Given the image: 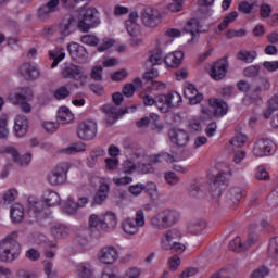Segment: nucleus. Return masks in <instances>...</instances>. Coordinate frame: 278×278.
Wrapping results in <instances>:
<instances>
[{
    "mask_svg": "<svg viewBox=\"0 0 278 278\" xmlns=\"http://www.w3.org/2000/svg\"><path fill=\"white\" fill-rule=\"evenodd\" d=\"M20 255L18 232L13 231L0 241V260L1 262H14Z\"/></svg>",
    "mask_w": 278,
    "mask_h": 278,
    "instance_id": "1",
    "label": "nucleus"
},
{
    "mask_svg": "<svg viewBox=\"0 0 278 278\" xmlns=\"http://www.w3.org/2000/svg\"><path fill=\"white\" fill-rule=\"evenodd\" d=\"M98 11L97 9L85 4L79 12V21L78 22V29L84 34L90 31V29H94V27H99L101 24V20L97 16Z\"/></svg>",
    "mask_w": 278,
    "mask_h": 278,
    "instance_id": "2",
    "label": "nucleus"
},
{
    "mask_svg": "<svg viewBox=\"0 0 278 278\" xmlns=\"http://www.w3.org/2000/svg\"><path fill=\"white\" fill-rule=\"evenodd\" d=\"M34 92L29 87L17 88L9 93V101L13 105H21V110L26 114L31 112V104L27 103V99H31Z\"/></svg>",
    "mask_w": 278,
    "mask_h": 278,
    "instance_id": "3",
    "label": "nucleus"
},
{
    "mask_svg": "<svg viewBox=\"0 0 278 278\" xmlns=\"http://www.w3.org/2000/svg\"><path fill=\"white\" fill-rule=\"evenodd\" d=\"M50 215L51 211H49V206L45 201L34 195L28 197V216H30V218L45 220V218H49Z\"/></svg>",
    "mask_w": 278,
    "mask_h": 278,
    "instance_id": "4",
    "label": "nucleus"
},
{
    "mask_svg": "<svg viewBox=\"0 0 278 278\" xmlns=\"http://www.w3.org/2000/svg\"><path fill=\"white\" fill-rule=\"evenodd\" d=\"M68 170H71L70 163H60L47 175L46 179L50 186H62L66 184Z\"/></svg>",
    "mask_w": 278,
    "mask_h": 278,
    "instance_id": "5",
    "label": "nucleus"
},
{
    "mask_svg": "<svg viewBox=\"0 0 278 278\" xmlns=\"http://www.w3.org/2000/svg\"><path fill=\"white\" fill-rule=\"evenodd\" d=\"M181 94L177 91H170L167 94H159L156 97V103H160L159 110L163 114L170 112L173 108H179L181 105Z\"/></svg>",
    "mask_w": 278,
    "mask_h": 278,
    "instance_id": "6",
    "label": "nucleus"
},
{
    "mask_svg": "<svg viewBox=\"0 0 278 278\" xmlns=\"http://www.w3.org/2000/svg\"><path fill=\"white\" fill-rule=\"evenodd\" d=\"M160 162H168L169 164H173V162H177V156L163 152L152 156L148 164L138 163L137 168L141 175H149L151 173H155V169H153V164H160Z\"/></svg>",
    "mask_w": 278,
    "mask_h": 278,
    "instance_id": "7",
    "label": "nucleus"
},
{
    "mask_svg": "<svg viewBox=\"0 0 278 278\" xmlns=\"http://www.w3.org/2000/svg\"><path fill=\"white\" fill-rule=\"evenodd\" d=\"M144 211L139 210L136 212L135 218H127L122 223V229L128 236H136L140 231V228L144 227Z\"/></svg>",
    "mask_w": 278,
    "mask_h": 278,
    "instance_id": "8",
    "label": "nucleus"
},
{
    "mask_svg": "<svg viewBox=\"0 0 278 278\" xmlns=\"http://www.w3.org/2000/svg\"><path fill=\"white\" fill-rule=\"evenodd\" d=\"M59 34L61 38H68L76 29H79V23L73 15H65L59 23Z\"/></svg>",
    "mask_w": 278,
    "mask_h": 278,
    "instance_id": "9",
    "label": "nucleus"
},
{
    "mask_svg": "<svg viewBox=\"0 0 278 278\" xmlns=\"http://www.w3.org/2000/svg\"><path fill=\"white\" fill-rule=\"evenodd\" d=\"M277 151V144L270 139H258L253 148V155L264 157V155H273Z\"/></svg>",
    "mask_w": 278,
    "mask_h": 278,
    "instance_id": "10",
    "label": "nucleus"
},
{
    "mask_svg": "<svg viewBox=\"0 0 278 278\" xmlns=\"http://www.w3.org/2000/svg\"><path fill=\"white\" fill-rule=\"evenodd\" d=\"M62 77L64 79H77L81 86L88 84V76L84 75V68L78 65H67L62 70Z\"/></svg>",
    "mask_w": 278,
    "mask_h": 278,
    "instance_id": "11",
    "label": "nucleus"
},
{
    "mask_svg": "<svg viewBox=\"0 0 278 278\" xmlns=\"http://www.w3.org/2000/svg\"><path fill=\"white\" fill-rule=\"evenodd\" d=\"M162 20L160 11L153 8H146L141 13V21L146 27H157Z\"/></svg>",
    "mask_w": 278,
    "mask_h": 278,
    "instance_id": "12",
    "label": "nucleus"
},
{
    "mask_svg": "<svg viewBox=\"0 0 278 278\" xmlns=\"http://www.w3.org/2000/svg\"><path fill=\"white\" fill-rule=\"evenodd\" d=\"M102 110L105 114V123L108 125H114L115 122L118 121L121 116H123V114H127V112H129V109H126L125 112H122L121 109L114 104H105Z\"/></svg>",
    "mask_w": 278,
    "mask_h": 278,
    "instance_id": "13",
    "label": "nucleus"
},
{
    "mask_svg": "<svg viewBox=\"0 0 278 278\" xmlns=\"http://www.w3.org/2000/svg\"><path fill=\"white\" fill-rule=\"evenodd\" d=\"M97 136V123L92 121L83 122L78 127L80 140H92Z\"/></svg>",
    "mask_w": 278,
    "mask_h": 278,
    "instance_id": "14",
    "label": "nucleus"
},
{
    "mask_svg": "<svg viewBox=\"0 0 278 278\" xmlns=\"http://www.w3.org/2000/svg\"><path fill=\"white\" fill-rule=\"evenodd\" d=\"M18 72L26 81H34L40 77V70L34 63H23L20 65Z\"/></svg>",
    "mask_w": 278,
    "mask_h": 278,
    "instance_id": "15",
    "label": "nucleus"
},
{
    "mask_svg": "<svg viewBox=\"0 0 278 278\" xmlns=\"http://www.w3.org/2000/svg\"><path fill=\"white\" fill-rule=\"evenodd\" d=\"M181 240V232L178 229L166 230L161 237V247L163 250L170 249L172 244Z\"/></svg>",
    "mask_w": 278,
    "mask_h": 278,
    "instance_id": "16",
    "label": "nucleus"
},
{
    "mask_svg": "<svg viewBox=\"0 0 278 278\" xmlns=\"http://www.w3.org/2000/svg\"><path fill=\"white\" fill-rule=\"evenodd\" d=\"M87 203H88V198L86 197H80L77 202H75V198L68 197L67 202L63 210L65 214H68V216H75L79 207H86Z\"/></svg>",
    "mask_w": 278,
    "mask_h": 278,
    "instance_id": "17",
    "label": "nucleus"
},
{
    "mask_svg": "<svg viewBox=\"0 0 278 278\" xmlns=\"http://www.w3.org/2000/svg\"><path fill=\"white\" fill-rule=\"evenodd\" d=\"M225 184H227V176L225 173H219L213 179H211L210 189L212 192V197L218 199V197L223 194L222 186H224Z\"/></svg>",
    "mask_w": 278,
    "mask_h": 278,
    "instance_id": "18",
    "label": "nucleus"
},
{
    "mask_svg": "<svg viewBox=\"0 0 278 278\" xmlns=\"http://www.w3.org/2000/svg\"><path fill=\"white\" fill-rule=\"evenodd\" d=\"M170 142L177 144V147H186L190 142V136L182 129L173 128L168 132Z\"/></svg>",
    "mask_w": 278,
    "mask_h": 278,
    "instance_id": "19",
    "label": "nucleus"
},
{
    "mask_svg": "<svg viewBox=\"0 0 278 278\" xmlns=\"http://www.w3.org/2000/svg\"><path fill=\"white\" fill-rule=\"evenodd\" d=\"M68 52L71 58L80 64L88 60V50H86V48L79 43H71L68 46Z\"/></svg>",
    "mask_w": 278,
    "mask_h": 278,
    "instance_id": "20",
    "label": "nucleus"
},
{
    "mask_svg": "<svg viewBox=\"0 0 278 278\" xmlns=\"http://www.w3.org/2000/svg\"><path fill=\"white\" fill-rule=\"evenodd\" d=\"M227 75V59H222L213 64L211 67V77L215 81H220Z\"/></svg>",
    "mask_w": 278,
    "mask_h": 278,
    "instance_id": "21",
    "label": "nucleus"
},
{
    "mask_svg": "<svg viewBox=\"0 0 278 278\" xmlns=\"http://www.w3.org/2000/svg\"><path fill=\"white\" fill-rule=\"evenodd\" d=\"M99 260L102 264H114L118 260V251L114 247H104L99 252Z\"/></svg>",
    "mask_w": 278,
    "mask_h": 278,
    "instance_id": "22",
    "label": "nucleus"
},
{
    "mask_svg": "<svg viewBox=\"0 0 278 278\" xmlns=\"http://www.w3.org/2000/svg\"><path fill=\"white\" fill-rule=\"evenodd\" d=\"M184 93L190 105H197L200 101H203V93H199V90L192 84L186 85Z\"/></svg>",
    "mask_w": 278,
    "mask_h": 278,
    "instance_id": "23",
    "label": "nucleus"
},
{
    "mask_svg": "<svg viewBox=\"0 0 278 278\" xmlns=\"http://www.w3.org/2000/svg\"><path fill=\"white\" fill-rule=\"evenodd\" d=\"M242 197H244V190L240 187H232L226 194V203L230 207H233V205H238V203H240Z\"/></svg>",
    "mask_w": 278,
    "mask_h": 278,
    "instance_id": "24",
    "label": "nucleus"
},
{
    "mask_svg": "<svg viewBox=\"0 0 278 278\" xmlns=\"http://www.w3.org/2000/svg\"><path fill=\"white\" fill-rule=\"evenodd\" d=\"M27 129H29L27 117L25 115H17L14 122L15 136H17V138H23V136L27 134Z\"/></svg>",
    "mask_w": 278,
    "mask_h": 278,
    "instance_id": "25",
    "label": "nucleus"
},
{
    "mask_svg": "<svg viewBox=\"0 0 278 278\" xmlns=\"http://www.w3.org/2000/svg\"><path fill=\"white\" fill-rule=\"evenodd\" d=\"M208 105L213 108L214 116H225V114L229 112V106L227 105V102L219 99H208Z\"/></svg>",
    "mask_w": 278,
    "mask_h": 278,
    "instance_id": "26",
    "label": "nucleus"
},
{
    "mask_svg": "<svg viewBox=\"0 0 278 278\" xmlns=\"http://www.w3.org/2000/svg\"><path fill=\"white\" fill-rule=\"evenodd\" d=\"M116 225H118L116 214L106 212L102 219L101 231H113V229H116Z\"/></svg>",
    "mask_w": 278,
    "mask_h": 278,
    "instance_id": "27",
    "label": "nucleus"
},
{
    "mask_svg": "<svg viewBox=\"0 0 278 278\" xmlns=\"http://www.w3.org/2000/svg\"><path fill=\"white\" fill-rule=\"evenodd\" d=\"M161 213L163 214V218L165 220L167 229H170V227H175V225L179 223L180 215L179 212H177L176 210L165 208L161 211Z\"/></svg>",
    "mask_w": 278,
    "mask_h": 278,
    "instance_id": "28",
    "label": "nucleus"
},
{
    "mask_svg": "<svg viewBox=\"0 0 278 278\" xmlns=\"http://www.w3.org/2000/svg\"><path fill=\"white\" fill-rule=\"evenodd\" d=\"M157 76V70H150L143 74V79H146V81H150L151 86H148V88H152V90H164V88H166V84L153 80Z\"/></svg>",
    "mask_w": 278,
    "mask_h": 278,
    "instance_id": "29",
    "label": "nucleus"
},
{
    "mask_svg": "<svg viewBox=\"0 0 278 278\" xmlns=\"http://www.w3.org/2000/svg\"><path fill=\"white\" fill-rule=\"evenodd\" d=\"M184 31L191 36V39H189L188 42H194L199 38V20H189L184 27Z\"/></svg>",
    "mask_w": 278,
    "mask_h": 278,
    "instance_id": "30",
    "label": "nucleus"
},
{
    "mask_svg": "<svg viewBox=\"0 0 278 278\" xmlns=\"http://www.w3.org/2000/svg\"><path fill=\"white\" fill-rule=\"evenodd\" d=\"M8 155H11L12 160L17 164L18 166H27L29 162H31V154L27 153L23 156L18 155V151L14 148H8L7 149Z\"/></svg>",
    "mask_w": 278,
    "mask_h": 278,
    "instance_id": "31",
    "label": "nucleus"
},
{
    "mask_svg": "<svg viewBox=\"0 0 278 278\" xmlns=\"http://www.w3.org/2000/svg\"><path fill=\"white\" fill-rule=\"evenodd\" d=\"M136 21H138V12H132L130 13L129 18L125 23L127 33L132 38L138 36V31H140V26L138 25V23H136Z\"/></svg>",
    "mask_w": 278,
    "mask_h": 278,
    "instance_id": "32",
    "label": "nucleus"
},
{
    "mask_svg": "<svg viewBox=\"0 0 278 278\" xmlns=\"http://www.w3.org/2000/svg\"><path fill=\"white\" fill-rule=\"evenodd\" d=\"M50 233L56 240H62L63 238H68L71 235V228L64 224H56L51 227Z\"/></svg>",
    "mask_w": 278,
    "mask_h": 278,
    "instance_id": "33",
    "label": "nucleus"
},
{
    "mask_svg": "<svg viewBox=\"0 0 278 278\" xmlns=\"http://www.w3.org/2000/svg\"><path fill=\"white\" fill-rule=\"evenodd\" d=\"M164 62L169 68H177V66L184 62V52H172L164 58Z\"/></svg>",
    "mask_w": 278,
    "mask_h": 278,
    "instance_id": "34",
    "label": "nucleus"
},
{
    "mask_svg": "<svg viewBox=\"0 0 278 278\" xmlns=\"http://www.w3.org/2000/svg\"><path fill=\"white\" fill-rule=\"evenodd\" d=\"M124 147L131 160H140V157L144 156V149L138 143H125Z\"/></svg>",
    "mask_w": 278,
    "mask_h": 278,
    "instance_id": "35",
    "label": "nucleus"
},
{
    "mask_svg": "<svg viewBox=\"0 0 278 278\" xmlns=\"http://www.w3.org/2000/svg\"><path fill=\"white\" fill-rule=\"evenodd\" d=\"M42 199L43 203H46L48 207H55V205H60L61 201L60 194L51 190H47L46 192H43Z\"/></svg>",
    "mask_w": 278,
    "mask_h": 278,
    "instance_id": "36",
    "label": "nucleus"
},
{
    "mask_svg": "<svg viewBox=\"0 0 278 278\" xmlns=\"http://www.w3.org/2000/svg\"><path fill=\"white\" fill-rule=\"evenodd\" d=\"M164 55L162 54V49H156L151 52V55L146 62L148 68H152V66H160L163 64Z\"/></svg>",
    "mask_w": 278,
    "mask_h": 278,
    "instance_id": "37",
    "label": "nucleus"
},
{
    "mask_svg": "<svg viewBox=\"0 0 278 278\" xmlns=\"http://www.w3.org/2000/svg\"><path fill=\"white\" fill-rule=\"evenodd\" d=\"M150 225H151V228L156 229V231H164V229H168V226H166V222L164 219V215L162 211L151 217Z\"/></svg>",
    "mask_w": 278,
    "mask_h": 278,
    "instance_id": "38",
    "label": "nucleus"
},
{
    "mask_svg": "<svg viewBox=\"0 0 278 278\" xmlns=\"http://www.w3.org/2000/svg\"><path fill=\"white\" fill-rule=\"evenodd\" d=\"M262 90H270V81L267 78H260L256 87L250 92L251 99H258Z\"/></svg>",
    "mask_w": 278,
    "mask_h": 278,
    "instance_id": "39",
    "label": "nucleus"
},
{
    "mask_svg": "<svg viewBox=\"0 0 278 278\" xmlns=\"http://www.w3.org/2000/svg\"><path fill=\"white\" fill-rule=\"evenodd\" d=\"M109 193H110V185L103 182L99 187L98 192L93 197V203H96V205H101L108 199Z\"/></svg>",
    "mask_w": 278,
    "mask_h": 278,
    "instance_id": "40",
    "label": "nucleus"
},
{
    "mask_svg": "<svg viewBox=\"0 0 278 278\" xmlns=\"http://www.w3.org/2000/svg\"><path fill=\"white\" fill-rule=\"evenodd\" d=\"M72 121H75V115L71 113V110L66 106L60 108L58 111V123L66 125L72 123Z\"/></svg>",
    "mask_w": 278,
    "mask_h": 278,
    "instance_id": "41",
    "label": "nucleus"
},
{
    "mask_svg": "<svg viewBox=\"0 0 278 278\" xmlns=\"http://www.w3.org/2000/svg\"><path fill=\"white\" fill-rule=\"evenodd\" d=\"M25 218V210L21 204H13L11 206V219L13 223H23Z\"/></svg>",
    "mask_w": 278,
    "mask_h": 278,
    "instance_id": "42",
    "label": "nucleus"
},
{
    "mask_svg": "<svg viewBox=\"0 0 278 278\" xmlns=\"http://www.w3.org/2000/svg\"><path fill=\"white\" fill-rule=\"evenodd\" d=\"M94 273V268L92 265L88 263H83L77 266V275L80 278H90L92 277V274Z\"/></svg>",
    "mask_w": 278,
    "mask_h": 278,
    "instance_id": "43",
    "label": "nucleus"
},
{
    "mask_svg": "<svg viewBox=\"0 0 278 278\" xmlns=\"http://www.w3.org/2000/svg\"><path fill=\"white\" fill-rule=\"evenodd\" d=\"M49 58L50 60H53L51 68H55V66H58V64H60V62H62V60L66 58V53L62 52V50L56 48L54 50L49 51Z\"/></svg>",
    "mask_w": 278,
    "mask_h": 278,
    "instance_id": "44",
    "label": "nucleus"
},
{
    "mask_svg": "<svg viewBox=\"0 0 278 278\" xmlns=\"http://www.w3.org/2000/svg\"><path fill=\"white\" fill-rule=\"evenodd\" d=\"M86 151V144L84 142L74 143L71 147L63 148L61 153L65 155H75V153H81Z\"/></svg>",
    "mask_w": 278,
    "mask_h": 278,
    "instance_id": "45",
    "label": "nucleus"
},
{
    "mask_svg": "<svg viewBox=\"0 0 278 278\" xmlns=\"http://www.w3.org/2000/svg\"><path fill=\"white\" fill-rule=\"evenodd\" d=\"M198 5L204 18L212 16V9L210 7L214 5V0H198Z\"/></svg>",
    "mask_w": 278,
    "mask_h": 278,
    "instance_id": "46",
    "label": "nucleus"
},
{
    "mask_svg": "<svg viewBox=\"0 0 278 278\" xmlns=\"http://www.w3.org/2000/svg\"><path fill=\"white\" fill-rule=\"evenodd\" d=\"M203 229H205V222L203 219H195L190 223L189 231L194 236H199V233H203Z\"/></svg>",
    "mask_w": 278,
    "mask_h": 278,
    "instance_id": "47",
    "label": "nucleus"
},
{
    "mask_svg": "<svg viewBox=\"0 0 278 278\" xmlns=\"http://www.w3.org/2000/svg\"><path fill=\"white\" fill-rule=\"evenodd\" d=\"M238 60L241 62H245V64H251L255 58H257V52L255 51H247V50H241L237 54Z\"/></svg>",
    "mask_w": 278,
    "mask_h": 278,
    "instance_id": "48",
    "label": "nucleus"
},
{
    "mask_svg": "<svg viewBox=\"0 0 278 278\" xmlns=\"http://www.w3.org/2000/svg\"><path fill=\"white\" fill-rule=\"evenodd\" d=\"M138 168V165L134 163L132 161H124L123 164L121 165V173L124 175H134L136 173V169Z\"/></svg>",
    "mask_w": 278,
    "mask_h": 278,
    "instance_id": "49",
    "label": "nucleus"
},
{
    "mask_svg": "<svg viewBox=\"0 0 278 278\" xmlns=\"http://www.w3.org/2000/svg\"><path fill=\"white\" fill-rule=\"evenodd\" d=\"M53 96L56 101H62V99H67V97H71V90H68V87L66 86H61L55 89Z\"/></svg>",
    "mask_w": 278,
    "mask_h": 278,
    "instance_id": "50",
    "label": "nucleus"
},
{
    "mask_svg": "<svg viewBox=\"0 0 278 278\" xmlns=\"http://www.w3.org/2000/svg\"><path fill=\"white\" fill-rule=\"evenodd\" d=\"M230 251H236L240 253V251H247V245L242 244V239L240 237H236L232 241L229 242Z\"/></svg>",
    "mask_w": 278,
    "mask_h": 278,
    "instance_id": "51",
    "label": "nucleus"
},
{
    "mask_svg": "<svg viewBox=\"0 0 278 278\" xmlns=\"http://www.w3.org/2000/svg\"><path fill=\"white\" fill-rule=\"evenodd\" d=\"M164 179L168 186H178V184L181 181L175 172H166L164 174Z\"/></svg>",
    "mask_w": 278,
    "mask_h": 278,
    "instance_id": "52",
    "label": "nucleus"
},
{
    "mask_svg": "<svg viewBox=\"0 0 278 278\" xmlns=\"http://www.w3.org/2000/svg\"><path fill=\"white\" fill-rule=\"evenodd\" d=\"M101 225H103V219L99 218L98 215L93 214L89 217V227L94 231H101Z\"/></svg>",
    "mask_w": 278,
    "mask_h": 278,
    "instance_id": "53",
    "label": "nucleus"
},
{
    "mask_svg": "<svg viewBox=\"0 0 278 278\" xmlns=\"http://www.w3.org/2000/svg\"><path fill=\"white\" fill-rule=\"evenodd\" d=\"M51 14H53V11L45 4L38 9L37 17L39 21H47Z\"/></svg>",
    "mask_w": 278,
    "mask_h": 278,
    "instance_id": "54",
    "label": "nucleus"
},
{
    "mask_svg": "<svg viewBox=\"0 0 278 278\" xmlns=\"http://www.w3.org/2000/svg\"><path fill=\"white\" fill-rule=\"evenodd\" d=\"M10 130L8 129V116L2 115L0 117V138H8Z\"/></svg>",
    "mask_w": 278,
    "mask_h": 278,
    "instance_id": "55",
    "label": "nucleus"
},
{
    "mask_svg": "<svg viewBox=\"0 0 278 278\" xmlns=\"http://www.w3.org/2000/svg\"><path fill=\"white\" fill-rule=\"evenodd\" d=\"M142 269L140 267H129L125 270L123 278H140Z\"/></svg>",
    "mask_w": 278,
    "mask_h": 278,
    "instance_id": "56",
    "label": "nucleus"
},
{
    "mask_svg": "<svg viewBox=\"0 0 278 278\" xmlns=\"http://www.w3.org/2000/svg\"><path fill=\"white\" fill-rule=\"evenodd\" d=\"M91 79L93 81H103V67L93 66L90 74Z\"/></svg>",
    "mask_w": 278,
    "mask_h": 278,
    "instance_id": "57",
    "label": "nucleus"
},
{
    "mask_svg": "<svg viewBox=\"0 0 278 278\" xmlns=\"http://www.w3.org/2000/svg\"><path fill=\"white\" fill-rule=\"evenodd\" d=\"M244 77H257L260 75V65H251L243 70Z\"/></svg>",
    "mask_w": 278,
    "mask_h": 278,
    "instance_id": "58",
    "label": "nucleus"
},
{
    "mask_svg": "<svg viewBox=\"0 0 278 278\" xmlns=\"http://www.w3.org/2000/svg\"><path fill=\"white\" fill-rule=\"evenodd\" d=\"M80 40L84 45H89V47H97L99 45V38L94 35H84Z\"/></svg>",
    "mask_w": 278,
    "mask_h": 278,
    "instance_id": "59",
    "label": "nucleus"
},
{
    "mask_svg": "<svg viewBox=\"0 0 278 278\" xmlns=\"http://www.w3.org/2000/svg\"><path fill=\"white\" fill-rule=\"evenodd\" d=\"M247 140H248V138H247L245 135H243V134H238V135L230 141V143H231L232 147L239 148V147H244V144H247Z\"/></svg>",
    "mask_w": 278,
    "mask_h": 278,
    "instance_id": "60",
    "label": "nucleus"
},
{
    "mask_svg": "<svg viewBox=\"0 0 278 278\" xmlns=\"http://www.w3.org/2000/svg\"><path fill=\"white\" fill-rule=\"evenodd\" d=\"M58 122H42L41 127L47 131V134H55L58 131Z\"/></svg>",
    "mask_w": 278,
    "mask_h": 278,
    "instance_id": "61",
    "label": "nucleus"
},
{
    "mask_svg": "<svg viewBox=\"0 0 278 278\" xmlns=\"http://www.w3.org/2000/svg\"><path fill=\"white\" fill-rule=\"evenodd\" d=\"M17 197L18 191L16 189H9L3 195L4 203H12V201H16Z\"/></svg>",
    "mask_w": 278,
    "mask_h": 278,
    "instance_id": "62",
    "label": "nucleus"
},
{
    "mask_svg": "<svg viewBox=\"0 0 278 278\" xmlns=\"http://www.w3.org/2000/svg\"><path fill=\"white\" fill-rule=\"evenodd\" d=\"M268 253L269 255H273V253H276V257H278V237L270 239Z\"/></svg>",
    "mask_w": 278,
    "mask_h": 278,
    "instance_id": "63",
    "label": "nucleus"
},
{
    "mask_svg": "<svg viewBox=\"0 0 278 278\" xmlns=\"http://www.w3.org/2000/svg\"><path fill=\"white\" fill-rule=\"evenodd\" d=\"M268 275V269L266 267H260L251 274L250 278H265Z\"/></svg>",
    "mask_w": 278,
    "mask_h": 278,
    "instance_id": "64",
    "label": "nucleus"
}]
</instances>
